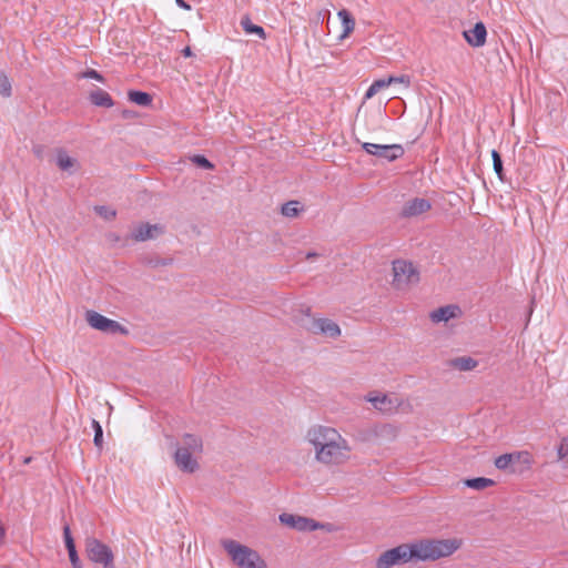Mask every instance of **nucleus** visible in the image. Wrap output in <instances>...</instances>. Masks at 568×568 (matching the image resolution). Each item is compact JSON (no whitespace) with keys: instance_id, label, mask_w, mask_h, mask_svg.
<instances>
[{"instance_id":"nucleus-28","label":"nucleus","mask_w":568,"mask_h":568,"mask_svg":"<svg viewBox=\"0 0 568 568\" xmlns=\"http://www.w3.org/2000/svg\"><path fill=\"white\" fill-rule=\"evenodd\" d=\"M12 94V84L7 73L0 69V95L9 98Z\"/></svg>"},{"instance_id":"nucleus-3","label":"nucleus","mask_w":568,"mask_h":568,"mask_svg":"<svg viewBox=\"0 0 568 568\" xmlns=\"http://www.w3.org/2000/svg\"><path fill=\"white\" fill-rule=\"evenodd\" d=\"M393 285L397 290L419 282V273L412 262L397 260L393 262Z\"/></svg>"},{"instance_id":"nucleus-20","label":"nucleus","mask_w":568,"mask_h":568,"mask_svg":"<svg viewBox=\"0 0 568 568\" xmlns=\"http://www.w3.org/2000/svg\"><path fill=\"white\" fill-rule=\"evenodd\" d=\"M128 99L130 102L140 106H149L153 101V97L150 93L140 90H130L128 92Z\"/></svg>"},{"instance_id":"nucleus-37","label":"nucleus","mask_w":568,"mask_h":568,"mask_svg":"<svg viewBox=\"0 0 568 568\" xmlns=\"http://www.w3.org/2000/svg\"><path fill=\"white\" fill-rule=\"evenodd\" d=\"M172 262H173L172 258H162V257H155V258L149 260V264L153 267L166 266V265L172 264Z\"/></svg>"},{"instance_id":"nucleus-24","label":"nucleus","mask_w":568,"mask_h":568,"mask_svg":"<svg viewBox=\"0 0 568 568\" xmlns=\"http://www.w3.org/2000/svg\"><path fill=\"white\" fill-rule=\"evenodd\" d=\"M189 448V452H201L202 450V440L200 437L193 434H185L183 436V447Z\"/></svg>"},{"instance_id":"nucleus-40","label":"nucleus","mask_w":568,"mask_h":568,"mask_svg":"<svg viewBox=\"0 0 568 568\" xmlns=\"http://www.w3.org/2000/svg\"><path fill=\"white\" fill-rule=\"evenodd\" d=\"M376 93H378V91L376 90V88L372 83L369 85V88L366 90L364 98L365 99H372Z\"/></svg>"},{"instance_id":"nucleus-42","label":"nucleus","mask_w":568,"mask_h":568,"mask_svg":"<svg viewBox=\"0 0 568 568\" xmlns=\"http://www.w3.org/2000/svg\"><path fill=\"white\" fill-rule=\"evenodd\" d=\"M182 55L185 57V58H190L193 55V52L191 50L190 47H185L183 50H182Z\"/></svg>"},{"instance_id":"nucleus-22","label":"nucleus","mask_w":568,"mask_h":568,"mask_svg":"<svg viewBox=\"0 0 568 568\" xmlns=\"http://www.w3.org/2000/svg\"><path fill=\"white\" fill-rule=\"evenodd\" d=\"M240 24L247 34H256L260 39L266 38V33L263 27L254 24L248 16H244L241 19Z\"/></svg>"},{"instance_id":"nucleus-30","label":"nucleus","mask_w":568,"mask_h":568,"mask_svg":"<svg viewBox=\"0 0 568 568\" xmlns=\"http://www.w3.org/2000/svg\"><path fill=\"white\" fill-rule=\"evenodd\" d=\"M192 163L204 170H214L215 165L203 154H195L191 158Z\"/></svg>"},{"instance_id":"nucleus-5","label":"nucleus","mask_w":568,"mask_h":568,"mask_svg":"<svg viewBox=\"0 0 568 568\" xmlns=\"http://www.w3.org/2000/svg\"><path fill=\"white\" fill-rule=\"evenodd\" d=\"M362 148L366 153L386 162H394L400 159L405 153L402 144H376L365 142L362 144Z\"/></svg>"},{"instance_id":"nucleus-13","label":"nucleus","mask_w":568,"mask_h":568,"mask_svg":"<svg viewBox=\"0 0 568 568\" xmlns=\"http://www.w3.org/2000/svg\"><path fill=\"white\" fill-rule=\"evenodd\" d=\"M174 462L176 466L184 473L192 474L199 468V464L192 457V452H189V448L178 447L174 453Z\"/></svg>"},{"instance_id":"nucleus-26","label":"nucleus","mask_w":568,"mask_h":568,"mask_svg":"<svg viewBox=\"0 0 568 568\" xmlns=\"http://www.w3.org/2000/svg\"><path fill=\"white\" fill-rule=\"evenodd\" d=\"M493 166L496 175L501 182L506 181L504 163L500 153L497 150L491 151Z\"/></svg>"},{"instance_id":"nucleus-34","label":"nucleus","mask_w":568,"mask_h":568,"mask_svg":"<svg viewBox=\"0 0 568 568\" xmlns=\"http://www.w3.org/2000/svg\"><path fill=\"white\" fill-rule=\"evenodd\" d=\"M63 540L67 549L75 545L69 525L63 527Z\"/></svg>"},{"instance_id":"nucleus-39","label":"nucleus","mask_w":568,"mask_h":568,"mask_svg":"<svg viewBox=\"0 0 568 568\" xmlns=\"http://www.w3.org/2000/svg\"><path fill=\"white\" fill-rule=\"evenodd\" d=\"M388 78H392L394 79L393 83H405L407 87L409 85V77L407 75H400V77H395V75H389Z\"/></svg>"},{"instance_id":"nucleus-12","label":"nucleus","mask_w":568,"mask_h":568,"mask_svg":"<svg viewBox=\"0 0 568 568\" xmlns=\"http://www.w3.org/2000/svg\"><path fill=\"white\" fill-rule=\"evenodd\" d=\"M162 233L163 226L160 224L140 223L132 230L130 237L135 242H144L154 240Z\"/></svg>"},{"instance_id":"nucleus-11","label":"nucleus","mask_w":568,"mask_h":568,"mask_svg":"<svg viewBox=\"0 0 568 568\" xmlns=\"http://www.w3.org/2000/svg\"><path fill=\"white\" fill-rule=\"evenodd\" d=\"M432 209V203L425 197H414L404 203L399 216L410 219L419 216Z\"/></svg>"},{"instance_id":"nucleus-2","label":"nucleus","mask_w":568,"mask_h":568,"mask_svg":"<svg viewBox=\"0 0 568 568\" xmlns=\"http://www.w3.org/2000/svg\"><path fill=\"white\" fill-rule=\"evenodd\" d=\"M85 554L92 562L103 568H116L112 549L95 537L85 538Z\"/></svg>"},{"instance_id":"nucleus-25","label":"nucleus","mask_w":568,"mask_h":568,"mask_svg":"<svg viewBox=\"0 0 568 568\" xmlns=\"http://www.w3.org/2000/svg\"><path fill=\"white\" fill-rule=\"evenodd\" d=\"M77 163V160L69 156L64 150H59L57 154V165L62 171H68Z\"/></svg>"},{"instance_id":"nucleus-1","label":"nucleus","mask_w":568,"mask_h":568,"mask_svg":"<svg viewBox=\"0 0 568 568\" xmlns=\"http://www.w3.org/2000/svg\"><path fill=\"white\" fill-rule=\"evenodd\" d=\"M460 547L457 539H422L402 544L384 551L376 560V568H390L409 561L437 560L453 555Z\"/></svg>"},{"instance_id":"nucleus-47","label":"nucleus","mask_w":568,"mask_h":568,"mask_svg":"<svg viewBox=\"0 0 568 568\" xmlns=\"http://www.w3.org/2000/svg\"><path fill=\"white\" fill-rule=\"evenodd\" d=\"M67 550H68V555L78 552L77 548H75V545L70 547V548H68Z\"/></svg>"},{"instance_id":"nucleus-10","label":"nucleus","mask_w":568,"mask_h":568,"mask_svg":"<svg viewBox=\"0 0 568 568\" xmlns=\"http://www.w3.org/2000/svg\"><path fill=\"white\" fill-rule=\"evenodd\" d=\"M523 457L525 458V463H529L528 453L518 452L503 454L495 459V466L499 470H506L511 474L520 473L521 470L518 468V464Z\"/></svg>"},{"instance_id":"nucleus-16","label":"nucleus","mask_w":568,"mask_h":568,"mask_svg":"<svg viewBox=\"0 0 568 568\" xmlns=\"http://www.w3.org/2000/svg\"><path fill=\"white\" fill-rule=\"evenodd\" d=\"M462 313L460 307L458 305H446L438 307L437 310L430 313V320L434 323L439 322H448L452 318H456Z\"/></svg>"},{"instance_id":"nucleus-17","label":"nucleus","mask_w":568,"mask_h":568,"mask_svg":"<svg viewBox=\"0 0 568 568\" xmlns=\"http://www.w3.org/2000/svg\"><path fill=\"white\" fill-rule=\"evenodd\" d=\"M89 100L95 106L112 108L114 105L112 97L100 88L90 92Z\"/></svg>"},{"instance_id":"nucleus-45","label":"nucleus","mask_w":568,"mask_h":568,"mask_svg":"<svg viewBox=\"0 0 568 568\" xmlns=\"http://www.w3.org/2000/svg\"><path fill=\"white\" fill-rule=\"evenodd\" d=\"M4 536H6V529H4V527L2 526V524L0 523V542H2V541H3Z\"/></svg>"},{"instance_id":"nucleus-18","label":"nucleus","mask_w":568,"mask_h":568,"mask_svg":"<svg viewBox=\"0 0 568 568\" xmlns=\"http://www.w3.org/2000/svg\"><path fill=\"white\" fill-rule=\"evenodd\" d=\"M367 400L373 404V406L383 412V413H392L395 408V402L387 395H376L367 397Z\"/></svg>"},{"instance_id":"nucleus-21","label":"nucleus","mask_w":568,"mask_h":568,"mask_svg":"<svg viewBox=\"0 0 568 568\" xmlns=\"http://www.w3.org/2000/svg\"><path fill=\"white\" fill-rule=\"evenodd\" d=\"M337 16L341 19L343 26V33L341 34V38L343 39L353 32L355 28V19L353 18L352 13L346 9L339 10Z\"/></svg>"},{"instance_id":"nucleus-43","label":"nucleus","mask_w":568,"mask_h":568,"mask_svg":"<svg viewBox=\"0 0 568 568\" xmlns=\"http://www.w3.org/2000/svg\"><path fill=\"white\" fill-rule=\"evenodd\" d=\"M392 430H393V427H392L390 425H383V426L381 427V434H384V433H385V434H388V433H390Z\"/></svg>"},{"instance_id":"nucleus-8","label":"nucleus","mask_w":568,"mask_h":568,"mask_svg":"<svg viewBox=\"0 0 568 568\" xmlns=\"http://www.w3.org/2000/svg\"><path fill=\"white\" fill-rule=\"evenodd\" d=\"M280 521L293 529L298 531H314L320 528H324L325 525L321 524L312 518L283 513L278 517Z\"/></svg>"},{"instance_id":"nucleus-27","label":"nucleus","mask_w":568,"mask_h":568,"mask_svg":"<svg viewBox=\"0 0 568 568\" xmlns=\"http://www.w3.org/2000/svg\"><path fill=\"white\" fill-rule=\"evenodd\" d=\"M301 211V203L294 200L284 203L281 209V213L286 217H295Z\"/></svg>"},{"instance_id":"nucleus-4","label":"nucleus","mask_w":568,"mask_h":568,"mask_svg":"<svg viewBox=\"0 0 568 568\" xmlns=\"http://www.w3.org/2000/svg\"><path fill=\"white\" fill-rule=\"evenodd\" d=\"M85 320L89 325L100 332L111 335H128L129 329L119 322L108 318L106 316L95 312L87 311Z\"/></svg>"},{"instance_id":"nucleus-44","label":"nucleus","mask_w":568,"mask_h":568,"mask_svg":"<svg viewBox=\"0 0 568 568\" xmlns=\"http://www.w3.org/2000/svg\"><path fill=\"white\" fill-rule=\"evenodd\" d=\"M108 239H109L110 241H113V242H118V241H120V236H119L118 234H115V233H110V234L108 235Z\"/></svg>"},{"instance_id":"nucleus-15","label":"nucleus","mask_w":568,"mask_h":568,"mask_svg":"<svg viewBox=\"0 0 568 568\" xmlns=\"http://www.w3.org/2000/svg\"><path fill=\"white\" fill-rule=\"evenodd\" d=\"M311 329L314 333H321L332 338L338 337L341 335L339 326L328 318L314 320Z\"/></svg>"},{"instance_id":"nucleus-38","label":"nucleus","mask_w":568,"mask_h":568,"mask_svg":"<svg viewBox=\"0 0 568 568\" xmlns=\"http://www.w3.org/2000/svg\"><path fill=\"white\" fill-rule=\"evenodd\" d=\"M69 559H70L72 568H82V562L80 560L78 552L70 554Z\"/></svg>"},{"instance_id":"nucleus-36","label":"nucleus","mask_w":568,"mask_h":568,"mask_svg":"<svg viewBox=\"0 0 568 568\" xmlns=\"http://www.w3.org/2000/svg\"><path fill=\"white\" fill-rule=\"evenodd\" d=\"M558 456L560 459L568 458V437L561 439L558 446Z\"/></svg>"},{"instance_id":"nucleus-31","label":"nucleus","mask_w":568,"mask_h":568,"mask_svg":"<svg viewBox=\"0 0 568 568\" xmlns=\"http://www.w3.org/2000/svg\"><path fill=\"white\" fill-rule=\"evenodd\" d=\"M94 211L106 221H111L116 216V211L106 205H98L94 207Z\"/></svg>"},{"instance_id":"nucleus-32","label":"nucleus","mask_w":568,"mask_h":568,"mask_svg":"<svg viewBox=\"0 0 568 568\" xmlns=\"http://www.w3.org/2000/svg\"><path fill=\"white\" fill-rule=\"evenodd\" d=\"M241 568H266V564L264 559L258 555L257 560L255 558L247 556V559H244L243 565H240Z\"/></svg>"},{"instance_id":"nucleus-14","label":"nucleus","mask_w":568,"mask_h":568,"mask_svg":"<svg viewBox=\"0 0 568 568\" xmlns=\"http://www.w3.org/2000/svg\"><path fill=\"white\" fill-rule=\"evenodd\" d=\"M465 40L471 47L479 48L486 42L487 30L483 22H477L471 29L463 32Z\"/></svg>"},{"instance_id":"nucleus-7","label":"nucleus","mask_w":568,"mask_h":568,"mask_svg":"<svg viewBox=\"0 0 568 568\" xmlns=\"http://www.w3.org/2000/svg\"><path fill=\"white\" fill-rule=\"evenodd\" d=\"M307 439L314 446L315 452L324 447V444H329L333 440H342L341 434L332 427L314 426L307 432Z\"/></svg>"},{"instance_id":"nucleus-33","label":"nucleus","mask_w":568,"mask_h":568,"mask_svg":"<svg viewBox=\"0 0 568 568\" xmlns=\"http://www.w3.org/2000/svg\"><path fill=\"white\" fill-rule=\"evenodd\" d=\"M78 78L79 79H93V80H97L98 82H101V83L105 82V78L100 72H98L94 69H88L84 72H81L78 75Z\"/></svg>"},{"instance_id":"nucleus-46","label":"nucleus","mask_w":568,"mask_h":568,"mask_svg":"<svg viewBox=\"0 0 568 568\" xmlns=\"http://www.w3.org/2000/svg\"><path fill=\"white\" fill-rule=\"evenodd\" d=\"M317 256V253L316 252H308L306 254V258L310 260V258H313V257H316Z\"/></svg>"},{"instance_id":"nucleus-35","label":"nucleus","mask_w":568,"mask_h":568,"mask_svg":"<svg viewBox=\"0 0 568 568\" xmlns=\"http://www.w3.org/2000/svg\"><path fill=\"white\" fill-rule=\"evenodd\" d=\"M393 81H394V79H392V78H383V79H377V80L373 81V84L376 88V90L379 92L382 89H385V88L389 87L390 84H393Z\"/></svg>"},{"instance_id":"nucleus-9","label":"nucleus","mask_w":568,"mask_h":568,"mask_svg":"<svg viewBox=\"0 0 568 568\" xmlns=\"http://www.w3.org/2000/svg\"><path fill=\"white\" fill-rule=\"evenodd\" d=\"M221 545L237 566L243 565L244 559H247V556L255 558V560L258 558V552L256 550H253L236 540L224 539L221 541Z\"/></svg>"},{"instance_id":"nucleus-6","label":"nucleus","mask_w":568,"mask_h":568,"mask_svg":"<svg viewBox=\"0 0 568 568\" xmlns=\"http://www.w3.org/2000/svg\"><path fill=\"white\" fill-rule=\"evenodd\" d=\"M346 440H333L324 444V447L316 452V459L324 464H337L344 458V450H347Z\"/></svg>"},{"instance_id":"nucleus-29","label":"nucleus","mask_w":568,"mask_h":568,"mask_svg":"<svg viewBox=\"0 0 568 568\" xmlns=\"http://www.w3.org/2000/svg\"><path fill=\"white\" fill-rule=\"evenodd\" d=\"M92 428H93V432H94V437H93L94 446L101 452L102 448H103V429H102V426H101V424L98 420L92 419Z\"/></svg>"},{"instance_id":"nucleus-41","label":"nucleus","mask_w":568,"mask_h":568,"mask_svg":"<svg viewBox=\"0 0 568 568\" xmlns=\"http://www.w3.org/2000/svg\"><path fill=\"white\" fill-rule=\"evenodd\" d=\"M175 3L178 7H180L183 10L190 11L191 6L185 0H175Z\"/></svg>"},{"instance_id":"nucleus-23","label":"nucleus","mask_w":568,"mask_h":568,"mask_svg":"<svg viewBox=\"0 0 568 568\" xmlns=\"http://www.w3.org/2000/svg\"><path fill=\"white\" fill-rule=\"evenodd\" d=\"M494 484H495V481L493 479L486 478V477H475V478H469V479L465 480V485L468 488L476 489V490H483L487 487L493 486Z\"/></svg>"},{"instance_id":"nucleus-19","label":"nucleus","mask_w":568,"mask_h":568,"mask_svg":"<svg viewBox=\"0 0 568 568\" xmlns=\"http://www.w3.org/2000/svg\"><path fill=\"white\" fill-rule=\"evenodd\" d=\"M448 365L460 372H469L478 366V361L470 356H459L449 359Z\"/></svg>"},{"instance_id":"nucleus-48","label":"nucleus","mask_w":568,"mask_h":568,"mask_svg":"<svg viewBox=\"0 0 568 568\" xmlns=\"http://www.w3.org/2000/svg\"><path fill=\"white\" fill-rule=\"evenodd\" d=\"M129 115H130V112H128V111H124V112H123V116H124V118H128Z\"/></svg>"}]
</instances>
